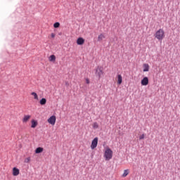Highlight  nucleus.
Here are the masks:
<instances>
[{"mask_svg":"<svg viewBox=\"0 0 180 180\" xmlns=\"http://www.w3.org/2000/svg\"><path fill=\"white\" fill-rule=\"evenodd\" d=\"M112 157H113V151L110 148H106L104 151V158L105 161H109L112 160Z\"/></svg>","mask_w":180,"mask_h":180,"instance_id":"2","label":"nucleus"},{"mask_svg":"<svg viewBox=\"0 0 180 180\" xmlns=\"http://www.w3.org/2000/svg\"><path fill=\"white\" fill-rule=\"evenodd\" d=\"M141 84L143 86H147V85H148V77H143V79L141 81Z\"/></svg>","mask_w":180,"mask_h":180,"instance_id":"6","label":"nucleus"},{"mask_svg":"<svg viewBox=\"0 0 180 180\" xmlns=\"http://www.w3.org/2000/svg\"><path fill=\"white\" fill-rule=\"evenodd\" d=\"M53 27H55V29H57L58 27H60V22H55L53 24Z\"/></svg>","mask_w":180,"mask_h":180,"instance_id":"21","label":"nucleus"},{"mask_svg":"<svg viewBox=\"0 0 180 180\" xmlns=\"http://www.w3.org/2000/svg\"><path fill=\"white\" fill-rule=\"evenodd\" d=\"M150 70V65L147 63L143 64V72H147Z\"/></svg>","mask_w":180,"mask_h":180,"instance_id":"12","label":"nucleus"},{"mask_svg":"<svg viewBox=\"0 0 180 180\" xmlns=\"http://www.w3.org/2000/svg\"><path fill=\"white\" fill-rule=\"evenodd\" d=\"M43 148L39 147L35 150V153L36 154H40V153H43Z\"/></svg>","mask_w":180,"mask_h":180,"instance_id":"16","label":"nucleus"},{"mask_svg":"<svg viewBox=\"0 0 180 180\" xmlns=\"http://www.w3.org/2000/svg\"><path fill=\"white\" fill-rule=\"evenodd\" d=\"M84 43H85V39H84V38L79 37L77 39V44H78V46H82V44H84Z\"/></svg>","mask_w":180,"mask_h":180,"instance_id":"8","label":"nucleus"},{"mask_svg":"<svg viewBox=\"0 0 180 180\" xmlns=\"http://www.w3.org/2000/svg\"><path fill=\"white\" fill-rule=\"evenodd\" d=\"M144 137H146V135H144V134H143L142 135H141L139 136V140H143L144 139Z\"/></svg>","mask_w":180,"mask_h":180,"instance_id":"22","label":"nucleus"},{"mask_svg":"<svg viewBox=\"0 0 180 180\" xmlns=\"http://www.w3.org/2000/svg\"><path fill=\"white\" fill-rule=\"evenodd\" d=\"M96 147H98V137H96L92 140L91 145V150H95Z\"/></svg>","mask_w":180,"mask_h":180,"instance_id":"4","label":"nucleus"},{"mask_svg":"<svg viewBox=\"0 0 180 180\" xmlns=\"http://www.w3.org/2000/svg\"><path fill=\"white\" fill-rule=\"evenodd\" d=\"M31 160H32V159H31L30 157L26 158L25 159V160H24V162H25V164H29V162H30Z\"/></svg>","mask_w":180,"mask_h":180,"instance_id":"20","label":"nucleus"},{"mask_svg":"<svg viewBox=\"0 0 180 180\" xmlns=\"http://www.w3.org/2000/svg\"><path fill=\"white\" fill-rule=\"evenodd\" d=\"M19 174H20L19 169H18L16 167H13V176H18V175H19Z\"/></svg>","mask_w":180,"mask_h":180,"instance_id":"10","label":"nucleus"},{"mask_svg":"<svg viewBox=\"0 0 180 180\" xmlns=\"http://www.w3.org/2000/svg\"><path fill=\"white\" fill-rule=\"evenodd\" d=\"M31 118H32V115H24L22 120V123H27V122H29V120H30Z\"/></svg>","mask_w":180,"mask_h":180,"instance_id":"7","label":"nucleus"},{"mask_svg":"<svg viewBox=\"0 0 180 180\" xmlns=\"http://www.w3.org/2000/svg\"><path fill=\"white\" fill-rule=\"evenodd\" d=\"M93 129H98L99 128V124H98V122H94L92 124Z\"/></svg>","mask_w":180,"mask_h":180,"instance_id":"19","label":"nucleus"},{"mask_svg":"<svg viewBox=\"0 0 180 180\" xmlns=\"http://www.w3.org/2000/svg\"><path fill=\"white\" fill-rule=\"evenodd\" d=\"M38 122L35 120H32L31 121V127L32 129H35V127H37Z\"/></svg>","mask_w":180,"mask_h":180,"instance_id":"11","label":"nucleus"},{"mask_svg":"<svg viewBox=\"0 0 180 180\" xmlns=\"http://www.w3.org/2000/svg\"><path fill=\"white\" fill-rule=\"evenodd\" d=\"M117 82L118 85H122V82H123V78L122 77V75H117Z\"/></svg>","mask_w":180,"mask_h":180,"instance_id":"9","label":"nucleus"},{"mask_svg":"<svg viewBox=\"0 0 180 180\" xmlns=\"http://www.w3.org/2000/svg\"><path fill=\"white\" fill-rule=\"evenodd\" d=\"M129 172L130 171L129 170V169L124 170V173L122 174L123 178H126V176L129 175Z\"/></svg>","mask_w":180,"mask_h":180,"instance_id":"17","label":"nucleus"},{"mask_svg":"<svg viewBox=\"0 0 180 180\" xmlns=\"http://www.w3.org/2000/svg\"><path fill=\"white\" fill-rule=\"evenodd\" d=\"M31 95H32V96H34V101H39V95H37V93L32 92Z\"/></svg>","mask_w":180,"mask_h":180,"instance_id":"13","label":"nucleus"},{"mask_svg":"<svg viewBox=\"0 0 180 180\" xmlns=\"http://www.w3.org/2000/svg\"><path fill=\"white\" fill-rule=\"evenodd\" d=\"M39 103H40V105H41L43 106V105H46V103H47V100L45 98H42L39 101Z\"/></svg>","mask_w":180,"mask_h":180,"instance_id":"14","label":"nucleus"},{"mask_svg":"<svg viewBox=\"0 0 180 180\" xmlns=\"http://www.w3.org/2000/svg\"><path fill=\"white\" fill-rule=\"evenodd\" d=\"M105 37V34H100L98 37V41H102Z\"/></svg>","mask_w":180,"mask_h":180,"instance_id":"15","label":"nucleus"},{"mask_svg":"<svg viewBox=\"0 0 180 180\" xmlns=\"http://www.w3.org/2000/svg\"><path fill=\"white\" fill-rule=\"evenodd\" d=\"M49 61L53 62V63L56 62V56H54V55H51V56H49Z\"/></svg>","mask_w":180,"mask_h":180,"instance_id":"18","label":"nucleus"},{"mask_svg":"<svg viewBox=\"0 0 180 180\" xmlns=\"http://www.w3.org/2000/svg\"><path fill=\"white\" fill-rule=\"evenodd\" d=\"M94 74L98 79H101V78H102V77H103V75L105 74V72H103V67L100 65L97 66L94 69Z\"/></svg>","mask_w":180,"mask_h":180,"instance_id":"1","label":"nucleus"},{"mask_svg":"<svg viewBox=\"0 0 180 180\" xmlns=\"http://www.w3.org/2000/svg\"><path fill=\"white\" fill-rule=\"evenodd\" d=\"M56 115H52L50 118L48 119V123L52 126H54V124H56Z\"/></svg>","mask_w":180,"mask_h":180,"instance_id":"5","label":"nucleus"},{"mask_svg":"<svg viewBox=\"0 0 180 180\" xmlns=\"http://www.w3.org/2000/svg\"><path fill=\"white\" fill-rule=\"evenodd\" d=\"M51 37H52V39H54V37H56V34L51 33Z\"/></svg>","mask_w":180,"mask_h":180,"instance_id":"23","label":"nucleus"},{"mask_svg":"<svg viewBox=\"0 0 180 180\" xmlns=\"http://www.w3.org/2000/svg\"><path fill=\"white\" fill-rule=\"evenodd\" d=\"M86 83L88 84H90L89 79H88V78L86 79Z\"/></svg>","mask_w":180,"mask_h":180,"instance_id":"24","label":"nucleus"},{"mask_svg":"<svg viewBox=\"0 0 180 180\" xmlns=\"http://www.w3.org/2000/svg\"><path fill=\"white\" fill-rule=\"evenodd\" d=\"M155 37L159 41H162L164 38L165 37V32H164V30L159 29L155 34Z\"/></svg>","mask_w":180,"mask_h":180,"instance_id":"3","label":"nucleus"}]
</instances>
